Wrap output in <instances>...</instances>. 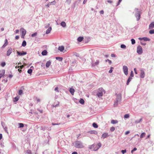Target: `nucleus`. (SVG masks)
<instances>
[{"instance_id":"ddd939ff","label":"nucleus","mask_w":154,"mask_h":154,"mask_svg":"<svg viewBox=\"0 0 154 154\" xmlns=\"http://www.w3.org/2000/svg\"><path fill=\"white\" fill-rule=\"evenodd\" d=\"M5 73V70H4L0 71V79L4 75Z\"/></svg>"},{"instance_id":"680f3d73","label":"nucleus","mask_w":154,"mask_h":154,"mask_svg":"<svg viewBox=\"0 0 154 154\" xmlns=\"http://www.w3.org/2000/svg\"><path fill=\"white\" fill-rule=\"evenodd\" d=\"M50 5H51L50 4V3L49 2L47 5H45V6L47 7V8H49Z\"/></svg>"},{"instance_id":"c85d7f7f","label":"nucleus","mask_w":154,"mask_h":154,"mask_svg":"<svg viewBox=\"0 0 154 154\" xmlns=\"http://www.w3.org/2000/svg\"><path fill=\"white\" fill-rule=\"evenodd\" d=\"M93 127L95 128H97L98 126L97 124L95 123H93L92 124Z\"/></svg>"},{"instance_id":"5701e85b","label":"nucleus","mask_w":154,"mask_h":154,"mask_svg":"<svg viewBox=\"0 0 154 154\" xmlns=\"http://www.w3.org/2000/svg\"><path fill=\"white\" fill-rule=\"evenodd\" d=\"M61 25L63 27H65L66 26V23L65 22L63 21L60 23Z\"/></svg>"},{"instance_id":"1a4fd4ad","label":"nucleus","mask_w":154,"mask_h":154,"mask_svg":"<svg viewBox=\"0 0 154 154\" xmlns=\"http://www.w3.org/2000/svg\"><path fill=\"white\" fill-rule=\"evenodd\" d=\"M140 77L142 78H143L145 77V72L144 71L143 69H141L140 70Z\"/></svg>"},{"instance_id":"72a5a7b5","label":"nucleus","mask_w":154,"mask_h":154,"mask_svg":"<svg viewBox=\"0 0 154 154\" xmlns=\"http://www.w3.org/2000/svg\"><path fill=\"white\" fill-rule=\"evenodd\" d=\"M50 24L48 23L47 24H46L45 25V28L47 29V28H48L50 26Z\"/></svg>"},{"instance_id":"79ce46f5","label":"nucleus","mask_w":154,"mask_h":154,"mask_svg":"<svg viewBox=\"0 0 154 154\" xmlns=\"http://www.w3.org/2000/svg\"><path fill=\"white\" fill-rule=\"evenodd\" d=\"M71 1L72 0H66V2L69 5L71 3Z\"/></svg>"},{"instance_id":"423d86ee","label":"nucleus","mask_w":154,"mask_h":154,"mask_svg":"<svg viewBox=\"0 0 154 154\" xmlns=\"http://www.w3.org/2000/svg\"><path fill=\"white\" fill-rule=\"evenodd\" d=\"M17 53L18 54V56H22L25 55L27 53L26 52L22 51L21 52H20L19 51H17Z\"/></svg>"},{"instance_id":"8fccbe9b","label":"nucleus","mask_w":154,"mask_h":154,"mask_svg":"<svg viewBox=\"0 0 154 154\" xmlns=\"http://www.w3.org/2000/svg\"><path fill=\"white\" fill-rule=\"evenodd\" d=\"M137 148H136L135 147L131 151V153H133V152L134 151H136L137 150Z\"/></svg>"},{"instance_id":"2f4dec72","label":"nucleus","mask_w":154,"mask_h":154,"mask_svg":"<svg viewBox=\"0 0 154 154\" xmlns=\"http://www.w3.org/2000/svg\"><path fill=\"white\" fill-rule=\"evenodd\" d=\"M19 128H21L24 127V124L22 123H19Z\"/></svg>"},{"instance_id":"f8f14e48","label":"nucleus","mask_w":154,"mask_h":154,"mask_svg":"<svg viewBox=\"0 0 154 154\" xmlns=\"http://www.w3.org/2000/svg\"><path fill=\"white\" fill-rule=\"evenodd\" d=\"M52 30V28L51 27H49L46 30V34H48Z\"/></svg>"},{"instance_id":"c9c22d12","label":"nucleus","mask_w":154,"mask_h":154,"mask_svg":"<svg viewBox=\"0 0 154 154\" xmlns=\"http://www.w3.org/2000/svg\"><path fill=\"white\" fill-rule=\"evenodd\" d=\"M131 43L132 45H134L135 44V41L134 39L133 38L131 39Z\"/></svg>"},{"instance_id":"dca6fc26","label":"nucleus","mask_w":154,"mask_h":154,"mask_svg":"<svg viewBox=\"0 0 154 154\" xmlns=\"http://www.w3.org/2000/svg\"><path fill=\"white\" fill-rule=\"evenodd\" d=\"M109 135L107 133H103L102 136V138L104 139L108 136Z\"/></svg>"},{"instance_id":"7ed1b4c3","label":"nucleus","mask_w":154,"mask_h":154,"mask_svg":"<svg viewBox=\"0 0 154 154\" xmlns=\"http://www.w3.org/2000/svg\"><path fill=\"white\" fill-rule=\"evenodd\" d=\"M74 146L76 148H81L84 147L82 143L80 141H78L75 142Z\"/></svg>"},{"instance_id":"aec40b11","label":"nucleus","mask_w":154,"mask_h":154,"mask_svg":"<svg viewBox=\"0 0 154 154\" xmlns=\"http://www.w3.org/2000/svg\"><path fill=\"white\" fill-rule=\"evenodd\" d=\"M84 39L83 37L80 36L77 39L78 41L79 42H81L83 41Z\"/></svg>"},{"instance_id":"6e6d98bb","label":"nucleus","mask_w":154,"mask_h":154,"mask_svg":"<svg viewBox=\"0 0 154 154\" xmlns=\"http://www.w3.org/2000/svg\"><path fill=\"white\" fill-rule=\"evenodd\" d=\"M121 152L123 154H124L126 152V149L122 150L121 151Z\"/></svg>"},{"instance_id":"393cba45","label":"nucleus","mask_w":154,"mask_h":154,"mask_svg":"<svg viewBox=\"0 0 154 154\" xmlns=\"http://www.w3.org/2000/svg\"><path fill=\"white\" fill-rule=\"evenodd\" d=\"M146 133L144 132L142 133L140 136V137L142 138L145 137L146 135Z\"/></svg>"},{"instance_id":"a211bd4d","label":"nucleus","mask_w":154,"mask_h":154,"mask_svg":"<svg viewBox=\"0 0 154 154\" xmlns=\"http://www.w3.org/2000/svg\"><path fill=\"white\" fill-rule=\"evenodd\" d=\"M51 62L50 60L48 61L46 64V67H48L51 65Z\"/></svg>"},{"instance_id":"bb28decb","label":"nucleus","mask_w":154,"mask_h":154,"mask_svg":"<svg viewBox=\"0 0 154 154\" xmlns=\"http://www.w3.org/2000/svg\"><path fill=\"white\" fill-rule=\"evenodd\" d=\"M142 120V118H140L139 120H137L135 121V123H140Z\"/></svg>"},{"instance_id":"774afa93","label":"nucleus","mask_w":154,"mask_h":154,"mask_svg":"<svg viewBox=\"0 0 154 154\" xmlns=\"http://www.w3.org/2000/svg\"><path fill=\"white\" fill-rule=\"evenodd\" d=\"M107 2L110 3H112V1L110 0H108L107 1Z\"/></svg>"},{"instance_id":"f257e3e1","label":"nucleus","mask_w":154,"mask_h":154,"mask_svg":"<svg viewBox=\"0 0 154 154\" xmlns=\"http://www.w3.org/2000/svg\"><path fill=\"white\" fill-rule=\"evenodd\" d=\"M135 12V16L136 18L137 21H138L140 18L141 12V11L138 10V8H135L134 10Z\"/></svg>"},{"instance_id":"5fc2aeb1","label":"nucleus","mask_w":154,"mask_h":154,"mask_svg":"<svg viewBox=\"0 0 154 154\" xmlns=\"http://www.w3.org/2000/svg\"><path fill=\"white\" fill-rule=\"evenodd\" d=\"M7 45V44H6L5 43L2 46V49L4 48Z\"/></svg>"},{"instance_id":"0e129e2a","label":"nucleus","mask_w":154,"mask_h":154,"mask_svg":"<svg viewBox=\"0 0 154 154\" xmlns=\"http://www.w3.org/2000/svg\"><path fill=\"white\" fill-rule=\"evenodd\" d=\"M104 12L103 10H101L100 11V13L101 14H104Z\"/></svg>"},{"instance_id":"a18cd8bd","label":"nucleus","mask_w":154,"mask_h":154,"mask_svg":"<svg viewBox=\"0 0 154 154\" xmlns=\"http://www.w3.org/2000/svg\"><path fill=\"white\" fill-rule=\"evenodd\" d=\"M26 153L28 154H32L31 151L29 149L27 150Z\"/></svg>"},{"instance_id":"37998d69","label":"nucleus","mask_w":154,"mask_h":154,"mask_svg":"<svg viewBox=\"0 0 154 154\" xmlns=\"http://www.w3.org/2000/svg\"><path fill=\"white\" fill-rule=\"evenodd\" d=\"M94 144H93L92 145H90L89 146V148L90 149H92L94 147Z\"/></svg>"},{"instance_id":"4be33fe9","label":"nucleus","mask_w":154,"mask_h":154,"mask_svg":"<svg viewBox=\"0 0 154 154\" xmlns=\"http://www.w3.org/2000/svg\"><path fill=\"white\" fill-rule=\"evenodd\" d=\"M132 78L131 77H129L127 80L126 84L127 85H128L129 82L131 81V80L132 79Z\"/></svg>"},{"instance_id":"412c9836","label":"nucleus","mask_w":154,"mask_h":154,"mask_svg":"<svg viewBox=\"0 0 154 154\" xmlns=\"http://www.w3.org/2000/svg\"><path fill=\"white\" fill-rule=\"evenodd\" d=\"M47 51L46 50H44L42 53V55L45 56L47 54Z\"/></svg>"},{"instance_id":"f704fd0d","label":"nucleus","mask_w":154,"mask_h":154,"mask_svg":"<svg viewBox=\"0 0 154 154\" xmlns=\"http://www.w3.org/2000/svg\"><path fill=\"white\" fill-rule=\"evenodd\" d=\"M129 117V114H126L124 115V117L125 118L128 119Z\"/></svg>"},{"instance_id":"f03ea898","label":"nucleus","mask_w":154,"mask_h":154,"mask_svg":"<svg viewBox=\"0 0 154 154\" xmlns=\"http://www.w3.org/2000/svg\"><path fill=\"white\" fill-rule=\"evenodd\" d=\"M105 92L104 89L102 88H100L98 89L97 95L98 97H100L102 96Z\"/></svg>"},{"instance_id":"a878e982","label":"nucleus","mask_w":154,"mask_h":154,"mask_svg":"<svg viewBox=\"0 0 154 154\" xmlns=\"http://www.w3.org/2000/svg\"><path fill=\"white\" fill-rule=\"evenodd\" d=\"M26 45V42L25 40L23 41L22 42V45L23 47H25Z\"/></svg>"},{"instance_id":"9d476101","label":"nucleus","mask_w":154,"mask_h":154,"mask_svg":"<svg viewBox=\"0 0 154 154\" xmlns=\"http://www.w3.org/2000/svg\"><path fill=\"white\" fill-rule=\"evenodd\" d=\"M20 31L22 33V35H23V36H25L26 33V30L24 29L21 28L20 29Z\"/></svg>"},{"instance_id":"4c0bfd02","label":"nucleus","mask_w":154,"mask_h":154,"mask_svg":"<svg viewBox=\"0 0 154 154\" xmlns=\"http://www.w3.org/2000/svg\"><path fill=\"white\" fill-rule=\"evenodd\" d=\"M119 103V102H117V101L116 100V101H115L114 103V106L115 107L117 106L118 105V104Z\"/></svg>"},{"instance_id":"e2e57ef3","label":"nucleus","mask_w":154,"mask_h":154,"mask_svg":"<svg viewBox=\"0 0 154 154\" xmlns=\"http://www.w3.org/2000/svg\"><path fill=\"white\" fill-rule=\"evenodd\" d=\"M122 0H119L118 2V3L117 4V6H118V5H119L120 3H121V2H122Z\"/></svg>"},{"instance_id":"f3484780","label":"nucleus","mask_w":154,"mask_h":154,"mask_svg":"<svg viewBox=\"0 0 154 154\" xmlns=\"http://www.w3.org/2000/svg\"><path fill=\"white\" fill-rule=\"evenodd\" d=\"M99 63V61L98 60H97L95 62V63H92V66H95L98 65Z\"/></svg>"},{"instance_id":"69168bd1","label":"nucleus","mask_w":154,"mask_h":154,"mask_svg":"<svg viewBox=\"0 0 154 154\" xmlns=\"http://www.w3.org/2000/svg\"><path fill=\"white\" fill-rule=\"evenodd\" d=\"M1 124H2V127H3V128H4V127H5V124H4V123L3 122H2Z\"/></svg>"},{"instance_id":"864d4df0","label":"nucleus","mask_w":154,"mask_h":154,"mask_svg":"<svg viewBox=\"0 0 154 154\" xmlns=\"http://www.w3.org/2000/svg\"><path fill=\"white\" fill-rule=\"evenodd\" d=\"M107 61H108V62H109V63L110 64H111L112 63V61L110 60L109 59H107L106 60V62Z\"/></svg>"},{"instance_id":"7c9ffc66","label":"nucleus","mask_w":154,"mask_h":154,"mask_svg":"<svg viewBox=\"0 0 154 154\" xmlns=\"http://www.w3.org/2000/svg\"><path fill=\"white\" fill-rule=\"evenodd\" d=\"M143 40L145 41H149L150 40V39L147 37H143Z\"/></svg>"},{"instance_id":"052dcab7","label":"nucleus","mask_w":154,"mask_h":154,"mask_svg":"<svg viewBox=\"0 0 154 154\" xmlns=\"http://www.w3.org/2000/svg\"><path fill=\"white\" fill-rule=\"evenodd\" d=\"M23 92V91L22 90H20L19 91V95L21 94Z\"/></svg>"},{"instance_id":"4468645a","label":"nucleus","mask_w":154,"mask_h":154,"mask_svg":"<svg viewBox=\"0 0 154 154\" xmlns=\"http://www.w3.org/2000/svg\"><path fill=\"white\" fill-rule=\"evenodd\" d=\"M64 49V48L63 46H59L58 48V50H59L61 52H63Z\"/></svg>"},{"instance_id":"6ab92c4d","label":"nucleus","mask_w":154,"mask_h":154,"mask_svg":"<svg viewBox=\"0 0 154 154\" xmlns=\"http://www.w3.org/2000/svg\"><path fill=\"white\" fill-rule=\"evenodd\" d=\"M69 91L72 95H74V92L75 91V90L73 88H70L69 90Z\"/></svg>"},{"instance_id":"39448f33","label":"nucleus","mask_w":154,"mask_h":154,"mask_svg":"<svg viewBox=\"0 0 154 154\" xmlns=\"http://www.w3.org/2000/svg\"><path fill=\"white\" fill-rule=\"evenodd\" d=\"M123 69L125 74L127 75L128 74V70L127 66H124L123 67Z\"/></svg>"},{"instance_id":"20e7f679","label":"nucleus","mask_w":154,"mask_h":154,"mask_svg":"<svg viewBox=\"0 0 154 154\" xmlns=\"http://www.w3.org/2000/svg\"><path fill=\"white\" fill-rule=\"evenodd\" d=\"M137 52L139 54H141L143 53V50L141 46L139 45L137 48Z\"/></svg>"},{"instance_id":"e433bc0d","label":"nucleus","mask_w":154,"mask_h":154,"mask_svg":"<svg viewBox=\"0 0 154 154\" xmlns=\"http://www.w3.org/2000/svg\"><path fill=\"white\" fill-rule=\"evenodd\" d=\"M149 32L151 34H154V29L150 30Z\"/></svg>"},{"instance_id":"49530a36","label":"nucleus","mask_w":154,"mask_h":154,"mask_svg":"<svg viewBox=\"0 0 154 154\" xmlns=\"http://www.w3.org/2000/svg\"><path fill=\"white\" fill-rule=\"evenodd\" d=\"M37 32H35L31 35V36L32 37H33L36 36L37 35Z\"/></svg>"},{"instance_id":"6e6552de","label":"nucleus","mask_w":154,"mask_h":154,"mask_svg":"<svg viewBox=\"0 0 154 154\" xmlns=\"http://www.w3.org/2000/svg\"><path fill=\"white\" fill-rule=\"evenodd\" d=\"M121 100V94H118L117 95L116 100L117 102L120 103Z\"/></svg>"},{"instance_id":"0eeeda50","label":"nucleus","mask_w":154,"mask_h":154,"mask_svg":"<svg viewBox=\"0 0 154 154\" xmlns=\"http://www.w3.org/2000/svg\"><path fill=\"white\" fill-rule=\"evenodd\" d=\"M101 144L100 143H98L96 146L94 148V149L93 150L94 151H97V150L98 149L101 147Z\"/></svg>"},{"instance_id":"603ef678","label":"nucleus","mask_w":154,"mask_h":154,"mask_svg":"<svg viewBox=\"0 0 154 154\" xmlns=\"http://www.w3.org/2000/svg\"><path fill=\"white\" fill-rule=\"evenodd\" d=\"M113 67H111L110 68V69L109 70V73H111L112 72V69H113Z\"/></svg>"},{"instance_id":"2eb2a0df","label":"nucleus","mask_w":154,"mask_h":154,"mask_svg":"<svg viewBox=\"0 0 154 154\" xmlns=\"http://www.w3.org/2000/svg\"><path fill=\"white\" fill-rule=\"evenodd\" d=\"M154 28V22L151 23L149 25V29Z\"/></svg>"},{"instance_id":"338daca9","label":"nucleus","mask_w":154,"mask_h":154,"mask_svg":"<svg viewBox=\"0 0 154 154\" xmlns=\"http://www.w3.org/2000/svg\"><path fill=\"white\" fill-rule=\"evenodd\" d=\"M60 124V123H52V125H59Z\"/></svg>"},{"instance_id":"09e8293b","label":"nucleus","mask_w":154,"mask_h":154,"mask_svg":"<svg viewBox=\"0 0 154 154\" xmlns=\"http://www.w3.org/2000/svg\"><path fill=\"white\" fill-rule=\"evenodd\" d=\"M3 128L4 130L7 133H8L7 127H5L4 128Z\"/></svg>"},{"instance_id":"c756f323","label":"nucleus","mask_w":154,"mask_h":154,"mask_svg":"<svg viewBox=\"0 0 154 154\" xmlns=\"http://www.w3.org/2000/svg\"><path fill=\"white\" fill-rule=\"evenodd\" d=\"M56 58L57 60H59L60 61H62L63 60V58L60 57H56Z\"/></svg>"},{"instance_id":"58836bf2","label":"nucleus","mask_w":154,"mask_h":154,"mask_svg":"<svg viewBox=\"0 0 154 154\" xmlns=\"http://www.w3.org/2000/svg\"><path fill=\"white\" fill-rule=\"evenodd\" d=\"M115 130V128L114 127H112L110 128V131L111 132Z\"/></svg>"},{"instance_id":"473e14b6","label":"nucleus","mask_w":154,"mask_h":154,"mask_svg":"<svg viewBox=\"0 0 154 154\" xmlns=\"http://www.w3.org/2000/svg\"><path fill=\"white\" fill-rule=\"evenodd\" d=\"M120 46L121 48H122L125 49L126 48V45L124 44L121 45Z\"/></svg>"},{"instance_id":"a19ab883","label":"nucleus","mask_w":154,"mask_h":154,"mask_svg":"<svg viewBox=\"0 0 154 154\" xmlns=\"http://www.w3.org/2000/svg\"><path fill=\"white\" fill-rule=\"evenodd\" d=\"M19 99V98L18 97H16L14 98V102H16Z\"/></svg>"},{"instance_id":"de8ad7c7","label":"nucleus","mask_w":154,"mask_h":154,"mask_svg":"<svg viewBox=\"0 0 154 154\" xmlns=\"http://www.w3.org/2000/svg\"><path fill=\"white\" fill-rule=\"evenodd\" d=\"M49 2L50 3L51 5H55L56 4V2L54 1Z\"/></svg>"},{"instance_id":"cd10ccee","label":"nucleus","mask_w":154,"mask_h":154,"mask_svg":"<svg viewBox=\"0 0 154 154\" xmlns=\"http://www.w3.org/2000/svg\"><path fill=\"white\" fill-rule=\"evenodd\" d=\"M79 102L81 104H84L85 101L83 99L81 98L79 100Z\"/></svg>"},{"instance_id":"4d7b16f0","label":"nucleus","mask_w":154,"mask_h":154,"mask_svg":"<svg viewBox=\"0 0 154 154\" xmlns=\"http://www.w3.org/2000/svg\"><path fill=\"white\" fill-rule=\"evenodd\" d=\"M59 105V103L58 102V103L56 105L54 104L53 105V106L54 107H56L58 106Z\"/></svg>"},{"instance_id":"13d9d810","label":"nucleus","mask_w":154,"mask_h":154,"mask_svg":"<svg viewBox=\"0 0 154 154\" xmlns=\"http://www.w3.org/2000/svg\"><path fill=\"white\" fill-rule=\"evenodd\" d=\"M134 75L133 72L132 71H131L130 75L131 77H133Z\"/></svg>"},{"instance_id":"ea45409f","label":"nucleus","mask_w":154,"mask_h":154,"mask_svg":"<svg viewBox=\"0 0 154 154\" xmlns=\"http://www.w3.org/2000/svg\"><path fill=\"white\" fill-rule=\"evenodd\" d=\"M32 70L31 69H29L27 71L28 73L29 74H31L32 73Z\"/></svg>"},{"instance_id":"9b49d317","label":"nucleus","mask_w":154,"mask_h":154,"mask_svg":"<svg viewBox=\"0 0 154 154\" xmlns=\"http://www.w3.org/2000/svg\"><path fill=\"white\" fill-rule=\"evenodd\" d=\"M12 52V49L10 48L7 51V56H9Z\"/></svg>"},{"instance_id":"bf43d9fd","label":"nucleus","mask_w":154,"mask_h":154,"mask_svg":"<svg viewBox=\"0 0 154 154\" xmlns=\"http://www.w3.org/2000/svg\"><path fill=\"white\" fill-rule=\"evenodd\" d=\"M36 100L37 103L39 102L40 101V99L38 98H36Z\"/></svg>"},{"instance_id":"3c124183","label":"nucleus","mask_w":154,"mask_h":154,"mask_svg":"<svg viewBox=\"0 0 154 154\" xmlns=\"http://www.w3.org/2000/svg\"><path fill=\"white\" fill-rule=\"evenodd\" d=\"M58 88L57 87H55V88L54 89V91L57 92H59L58 91Z\"/></svg>"},{"instance_id":"b1692460","label":"nucleus","mask_w":154,"mask_h":154,"mask_svg":"<svg viewBox=\"0 0 154 154\" xmlns=\"http://www.w3.org/2000/svg\"><path fill=\"white\" fill-rule=\"evenodd\" d=\"M111 123L112 124H115L118 122V121L117 120H112L111 121Z\"/></svg>"},{"instance_id":"c03bdc74","label":"nucleus","mask_w":154,"mask_h":154,"mask_svg":"<svg viewBox=\"0 0 154 154\" xmlns=\"http://www.w3.org/2000/svg\"><path fill=\"white\" fill-rule=\"evenodd\" d=\"M5 65H6V63L5 62H2L1 63V65L3 67H4Z\"/></svg>"}]
</instances>
